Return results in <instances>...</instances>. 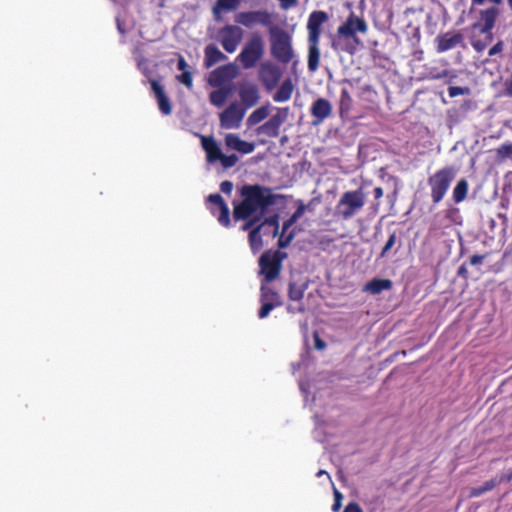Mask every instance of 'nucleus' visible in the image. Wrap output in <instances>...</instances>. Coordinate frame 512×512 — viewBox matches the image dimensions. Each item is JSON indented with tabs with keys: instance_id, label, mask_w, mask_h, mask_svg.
Wrapping results in <instances>:
<instances>
[{
	"instance_id": "37",
	"label": "nucleus",
	"mask_w": 512,
	"mask_h": 512,
	"mask_svg": "<svg viewBox=\"0 0 512 512\" xmlns=\"http://www.w3.org/2000/svg\"><path fill=\"white\" fill-rule=\"evenodd\" d=\"M256 133L258 135H265L268 137H277L279 135V132L275 130L273 125H271L268 121L258 126L256 129Z\"/></svg>"
},
{
	"instance_id": "36",
	"label": "nucleus",
	"mask_w": 512,
	"mask_h": 512,
	"mask_svg": "<svg viewBox=\"0 0 512 512\" xmlns=\"http://www.w3.org/2000/svg\"><path fill=\"white\" fill-rule=\"evenodd\" d=\"M352 104V98L347 89H342L340 94V112H348Z\"/></svg>"
},
{
	"instance_id": "47",
	"label": "nucleus",
	"mask_w": 512,
	"mask_h": 512,
	"mask_svg": "<svg viewBox=\"0 0 512 512\" xmlns=\"http://www.w3.org/2000/svg\"><path fill=\"white\" fill-rule=\"evenodd\" d=\"M283 10H289L297 4V0H278Z\"/></svg>"
},
{
	"instance_id": "25",
	"label": "nucleus",
	"mask_w": 512,
	"mask_h": 512,
	"mask_svg": "<svg viewBox=\"0 0 512 512\" xmlns=\"http://www.w3.org/2000/svg\"><path fill=\"white\" fill-rule=\"evenodd\" d=\"M274 107L270 103H266L250 113L246 119L248 128L254 127L265 120L271 113Z\"/></svg>"
},
{
	"instance_id": "41",
	"label": "nucleus",
	"mask_w": 512,
	"mask_h": 512,
	"mask_svg": "<svg viewBox=\"0 0 512 512\" xmlns=\"http://www.w3.org/2000/svg\"><path fill=\"white\" fill-rule=\"evenodd\" d=\"M497 154L499 157H502V158L511 156L512 155V144L507 143V144L501 145L497 149Z\"/></svg>"
},
{
	"instance_id": "13",
	"label": "nucleus",
	"mask_w": 512,
	"mask_h": 512,
	"mask_svg": "<svg viewBox=\"0 0 512 512\" xmlns=\"http://www.w3.org/2000/svg\"><path fill=\"white\" fill-rule=\"evenodd\" d=\"M500 5H491L479 11V21L471 26V30L479 33H492L495 23L500 15Z\"/></svg>"
},
{
	"instance_id": "1",
	"label": "nucleus",
	"mask_w": 512,
	"mask_h": 512,
	"mask_svg": "<svg viewBox=\"0 0 512 512\" xmlns=\"http://www.w3.org/2000/svg\"><path fill=\"white\" fill-rule=\"evenodd\" d=\"M241 195L243 200L234 206L233 215L236 220L246 221L242 230H250L249 244L253 253H257L267 241L256 224L264 218L268 207L274 204V195L259 185L243 186Z\"/></svg>"
},
{
	"instance_id": "34",
	"label": "nucleus",
	"mask_w": 512,
	"mask_h": 512,
	"mask_svg": "<svg viewBox=\"0 0 512 512\" xmlns=\"http://www.w3.org/2000/svg\"><path fill=\"white\" fill-rule=\"evenodd\" d=\"M469 184L466 179H460L453 189V200L460 203L465 200L468 193Z\"/></svg>"
},
{
	"instance_id": "27",
	"label": "nucleus",
	"mask_w": 512,
	"mask_h": 512,
	"mask_svg": "<svg viewBox=\"0 0 512 512\" xmlns=\"http://www.w3.org/2000/svg\"><path fill=\"white\" fill-rule=\"evenodd\" d=\"M493 40L492 33H479V31H473L470 36V42L472 47L478 51H483Z\"/></svg>"
},
{
	"instance_id": "45",
	"label": "nucleus",
	"mask_w": 512,
	"mask_h": 512,
	"mask_svg": "<svg viewBox=\"0 0 512 512\" xmlns=\"http://www.w3.org/2000/svg\"><path fill=\"white\" fill-rule=\"evenodd\" d=\"M473 6H483L486 3L491 5H502L503 0H471Z\"/></svg>"
},
{
	"instance_id": "2",
	"label": "nucleus",
	"mask_w": 512,
	"mask_h": 512,
	"mask_svg": "<svg viewBox=\"0 0 512 512\" xmlns=\"http://www.w3.org/2000/svg\"><path fill=\"white\" fill-rule=\"evenodd\" d=\"M368 26L366 22L354 14H351L347 20L338 27L337 36L333 40L332 46L335 50H342L353 53L359 44L356 32L366 33Z\"/></svg>"
},
{
	"instance_id": "5",
	"label": "nucleus",
	"mask_w": 512,
	"mask_h": 512,
	"mask_svg": "<svg viewBox=\"0 0 512 512\" xmlns=\"http://www.w3.org/2000/svg\"><path fill=\"white\" fill-rule=\"evenodd\" d=\"M456 174L457 169L448 166L438 170L428 179L434 203H439L444 198Z\"/></svg>"
},
{
	"instance_id": "6",
	"label": "nucleus",
	"mask_w": 512,
	"mask_h": 512,
	"mask_svg": "<svg viewBox=\"0 0 512 512\" xmlns=\"http://www.w3.org/2000/svg\"><path fill=\"white\" fill-rule=\"evenodd\" d=\"M201 144L206 152V159L208 163H215L219 161L223 168L233 167L238 162V157L235 154H223L219 144L212 137H201Z\"/></svg>"
},
{
	"instance_id": "14",
	"label": "nucleus",
	"mask_w": 512,
	"mask_h": 512,
	"mask_svg": "<svg viewBox=\"0 0 512 512\" xmlns=\"http://www.w3.org/2000/svg\"><path fill=\"white\" fill-rule=\"evenodd\" d=\"M208 209L217 216L218 222L228 227L230 225L229 208L220 194H210L207 198Z\"/></svg>"
},
{
	"instance_id": "4",
	"label": "nucleus",
	"mask_w": 512,
	"mask_h": 512,
	"mask_svg": "<svg viewBox=\"0 0 512 512\" xmlns=\"http://www.w3.org/2000/svg\"><path fill=\"white\" fill-rule=\"evenodd\" d=\"M364 205L365 195L361 190L347 191L340 197L335 207V214L348 220L360 212Z\"/></svg>"
},
{
	"instance_id": "50",
	"label": "nucleus",
	"mask_w": 512,
	"mask_h": 512,
	"mask_svg": "<svg viewBox=\"0 0 512 512\" xmlns=\"http://www.w3.org/2000/svg\"><path fill=\"white\" fill-rule=\"evenodd\" d=\"M177 68H178V70L183 71V72L187 71L186 70L187 62L185 61V59L182 56H179V58H178Z\"/></svg>"
},
{
	"instance_id": "21",
	"label": "nucleus",
	"mask_w": 512,
	"mask_h": 512,
	"mask_svg": "<svg viewBox=\"0 0 512 512\" xmlns=\"http://www.w3.org/2000/svg\"><path fill=\"white\" fill-rule=\"evenodd\" d=\"M227 148L238 151L242 154H250L254 151L253 143L242 140L237 134L227 133L224 137Z\"/></svg>"
},
{
	"instance_id": "23",
	"label": "nucleus",
	"mask_w": 512,
	"mask_h": 512,
	"mask_svg": "<svg viewBox=\"0 0 512 512\" xmlns=\"http://www.w3.org/2000/svg\"><path fill=\"white\" fill-rule=\"evenodd\" d=\"M258 225V228L262 236L268 242L270 239H274L279 232L278 217L272 216L266 219H262Z\"/></svg>"
},
{
	"instance_id": "35",
	"label": "nucleus",
	"mask_w": 512,
	"mask_h": 512,
	"mask_svg": "<svg viewBox=\"0 0 512 512\" xmlns=\"http://www.w3.org/2000/svg\"><path fill=\"white\" fill-rule=\"evenodd\" d=\"M305 289H306L305 285H299V284H296V283H290V285H289V292H288L289 298L292 301H299V300H301L302 297H303Z\"/></svg>"
},
{
	"instance_id": "10",
	"label": "nucleus",
	"mask_w": 512,
	"mask_h": 512,
	"mask_svg": "<svg viewBox=\"0 0 512 512\" xmlns=\"http://www.w3.org/2000/svg\"><path fill=\"white\" fill-rule=\"evenodd\" d=\"M235 22L247 28L255 25L270 26L272 15L267 10L242 11L235 15Z\"/></svg>"
},
{
	"instance_id": "48",
	"label": "nucleus",
	"mask_w": 512,
	"mask_h": 512,
	"mask_svg": "<svg viewBox=\"0 0 512 512\" xmlns=\"http://www.w3.org/2000/svg\"><path fill=\"white\" fill-rule=\"evenodd\" d=\"M503 49V44L502 42H498L497 44H495L492 48H490L489 50V56H494L498 53H500Z\"/></svg>"
},
{
	"instance_id": "54",
	"label": "nucleus",
	"mask_w": 512,
	"mask_h": 512,
	"mask_svg": "<svg viewBox=\"0 0 512 512\" xmlns=\"http://www.w3.org/2000/svg\"><path fill=\"white\" fill-rule=\"evenodd\" d=\"M268 122H269L271 125H273V127H274V129H275V130H277V131L279 132L280 127H281V125H280V124H278L276 121H274V119H272L271 117H270V119L268 120Z\"/></svg>"
},
{
	"instance_id": "28",
	"label": "nucleus",
	"mask_w": 512,
	"mask_h": 512,
	"mask_svg": "<svg viewBox=\"0 0 512 512\" xmlns=\"http://www.w3.org/2000/svg\"><path fill=\"white\" fill-rule=\"evenodd\" d=\"M294 91V84L291 79L284 80L273 95V100L277 103L287 102L291 99Z\"/></svg>"
},
{
	"instance_id": "39",
	"label": "nucleus",
	"mask_w": 512,
	"mask_h": 512,
	"mask_svg": "<svg viewBox=\"0 0 512 512\" xmlns=\"http://www.w3.org/2000/svg\"><path fill=\"white\" fill-rule=\"evenodd\" d=\"M273 110H276V113L274 115L271 116L272 119H274V121H276L278 124L282 125L288 115H289V108L288 107H283V108H278V107H274Z\"/></svg>"
},
{
	"instance_id": "30",
	"label": "nucleus",
	"mask_w": 512,
	"mask_h": 512,
	"mask_svg": "<svg viewBox=\"0 0 512 512\" xmlns=\"http://www.w3.org/2000/svg\"><path fill=\"white\" fill-rule=\"evenodd\" d=\"M204 64L207 68L212 67L216 63L225 60L227 57L215 45H208L205 48Z\"/></svg>"
},
{
	"instance_id": "16",
	"label": "nucleus",
	"mask_w": 512,
	"mask_h": 512,
	"mask_svg": "<svg viewBox=\"0 0 512 512\" xmlns=\"http://www.w3.org/2000/svg\"><path fill=\"white\" fill-rule=\"evenodd\" d=\"M306 206L304 204H300L296 211L292 214V216L283 223L282 232L279 236L278 245L281 248H284L289 245L291 240L294 237V232L289 231L290 227L300 219L305 213Z\"/></svg>"
},
{
	"instance_id": "40",
	"label": "nucleus",
	"mask_w": 512,
	"mask_h": 512,
	"mask_svg": "<svg viewBox=\"0 0 512 512\" xmlns=\"http://www.w3.org/2000/svg\"><path fill=\"white\" fill-rule=\"evenodd\" d=\"M396 239V234L392 233L381 251V257H386L389 254V251L396 243Z\"/></svg>"
},
{
	"instance_id": "42",
	"label": "nucleus",
	"mask_w": 512,
	"mask_h": 512,
	"mask_svg": "<svg viewBox=\"0 0 512 512\" xmlns=\"http://www.w3.org/2000/svg\"><path fill=\"white\" fill-rule=\"evenodd\" d=\"M177 79L188 88H191L193 85L192 75L189 71H184L181 75L177 76Z\"/></svg>"
},
{
	"instance_id": "9",
	"label": "nucleus",
	"mask_w": 512,
	"mask_h": 512,
	"mask_svg": "<svg viewBox=\"0 0 512 512\" xmlns=\"http://www.w3.org/2000/svg\"><path fill=\"white\" fill-rule=\"evenodd\" d=\"M243 30L237 25H226L217 33V40L228 53L236 51L243 38Z\"/></svg>"
},
{
	"instance_id": "22",
	"label": "nucleus",
	"mask_w": 512,
	"mask_h": 512,
	"mask_svg": "<svg viewBox=\"0 0 512 512\" xmlns=\"http://www.w3.org/2000/svg\"><path fill=\"white\" fill-rule=\"evenodd\" d=\"M437 51L442 53L455 48L463 42V36L460 33H445L436 38Z\"/></svg>"
},
{
	"instance_id": "57",
	"label": "nucleus",
	"mask_w": 512,
	"mask_h": 512,
	"mask_svg": "<svg viewBox=\"0 0 512 512\" xmlns=\"http://www.w3.org/2000/svg\"><path fill=\"white\" fill-rule=\"evenodd\" d=\"M446 75H448V71H445L442 75L436 76V78H441V77L446 76Z\"/></svg>"
},
{
	"instance_id": "44",
	"label": "nucleus",
	"mask_w": 512,
	"mask_h": 512,
	"mask_svg": "<svg viewBox=\"0 0 512 512\" xmlns=\"http://www.w3.org/2000/svg\"><path fill=\"white\" fill-rule=\"evenodd\" d=\"M342 499V494L337 489H334V504L332 506V510L334 512H337L340 509Z\"/></svg>"
},
{
	"instance_id": "33",
	"label": "nucleus",
	"mask_w": 512,
	"mask_h": 512,
	"mask_svg": "<svg viewBox=\"0 0 512 512\" xmlns=\"http://www.w3.org/2000/svg\"><path fill=\"white\" fill-rule=\"evenodd\" d=\"M216 88H217L216 90L212 91L209 94V101L215 107L220 108L225 104V102L228 98V95L230 93V90L223 88V87H216Z\"/></svg>"
},
{
	"instance_id": "59",
	"label": "nucleus",
	"mask_w": 512,
	"mask_h": 512,
	"mask_svg": "<svg viewBox=\"0 0 512 512\" xmlns=\"http://www.w3.org/2000/svg\"><path fill=\"white\" fill-rule=\"evenodd\" d=\"M462 273H465V268H464V267H461V268L459 269V274H462Z\"/></svg>"
},
{
	"instance_id": "43",
	"label": "nucleus",
	"mask_w": 512,
	"mask_h": 512,
	"mask_svg": "<svg viewBox=\"0 0 512 512\" xmlns=\"http://www.w3.org/2000/svg\"><path fill=\"white\" fill-rule=\"evenodd\" d=\"M468 88H463V87H458V86H451L449 87L448 89V94L450 97H457V96H460V95H464L466 93H468Z\"/></svg>"
},
{
	"instance_id": "7",
	"label": "nucleus",
	"mask_w": 512,
	"mask_h": 512,
	"mask_svg": "<svg viewBox=\"0 0 512 512\" xmlns=\"http://www.w3.org/2000/svg\"><path fill=\"white\" fill-rule=\"evenodd\" d=\"M264 53V42L259 35L252 36L244 45L242 51L237 56L245 69H250L262 58Z\"/></svg>"
},
{
	"instance_id": "17",
	"label": "nucleus",
	"mask_w": 512,
	"mask_h": 512,
	"mask_svg": "<svg viewBox=\"0 0 512 512\" xmlns=\"http://www.w3.org/2000/svg\"><path fill=\"white\" fill-rule=\"evenodd\" d=\"M281 77L279 69L271 63L262 64L259 69V79L267 91L276 87Z\"/></svg>"
},
{
	"instance_id": "18",
	"label": "nucleus",
	"mask_w": 512,
	"mask_h": 512,
	"mask_svg": "<svg viewBox=\"0 0 512 512\" xmlns=\"http://www.w3.org/2000/svg\"><path fill=\"white\" fill-rule=\"evenodd\" d=\"M328 20L324 11H313L307 21L308 39L320 40L322 25Z\"/></svg>"
},
{
	"instance_id": "58",
	"label": "nucleus",
	"mask_w": 512,
	"mask_h": 512,
	"mask_svg": "<svg viewBox=\"0 0 512 512\" xmlns=\"http://www.w3.org/2000/svg\"><path fill=\"white\" fill-rule=\"evenodd\" d=\"M118 30H119V32L123 33L122 26H121V24L119 22H118Z\"/></svg>"
},
{
	"instance_id": "52",
	"label": "nucleus",
	"mask_w": 512,
	"mask_h": 512,
	"mask_svg": "<svg viewBox=\"0 0 512 512\" xmlns=\"http://www.w3.org/2000/svg\"><path fill=\"white\" fill-rule=\"evenodd\" d=\"M383 196V189L381 187H376L374 189V197L375 199H379Z\"/></svg>"
},
{
	"instance_id": "38",
	"label": "nucleus",
	"mask_w": 512,
	"mask_h": 512,
	"mask_svg": "<svg viewBox=\"0 0 512 512\" xmlns=\"http://www.w3.org/2000/svg\"><path fill=\"white\" fill-rule=\"evenodd\" d=\"M136 61L137 66L139 70L142 72V74L146 77H150L152 74L151 63L139 55L136 56Z\"/></svg>"
},
{
	"instance_id": "12",
	"label": "nucleus",
	"mask_w": 512,
	"mask_h": 512,
	"mask_svg": "<svg viewBox=\"0 0 512 512\" xmlns=\"http://www.w3.org/2000/svg\"><path fill=\"white\" fill-rule=\"evenodd\" d=\"M238 96L240 101H238L246 110L256 106L260 99V88L259 86L251 81H242L238 84L237 87Z\"/></svg>"
},
{
	"instance_id": "20",
	"label": "nucleus",
	"mask_w": 512,
	"mask_h": 512,
	"mask_svg": "<svg viewBox=\"0 0 512 512\" xmlns=\"http://www.w3.org/2000/svg\"><path fill=\"white\" fill-rule=\"evenodd\" d=\"M261 274L265 276L266 281H272L280 272V263L274 256L268 253L263 254L259 260Z\"/></svg>"
},
{
	"instance_id": "31",
	"label": "nucleus",
	"mask_w": 512,
	"mask_h": 512,
	"mask_svg": "<svg viewBox=\"0 0 512 512\" xmlns=\"http://www.w3.org/2000/svg\"><path fill=\"white\" fill-rule=\"evenodd\" d=\"M391 286L392 282L388 279H373L364 286L363 291L376 295L390 289Z\"/></svg>"
},
{
	"instance_id": "29",
	"label": "nucleus",
	"mask_w": 512,
	"mask_h": 512,
	"mask_svg": "<svg viewBox=\"0 0 512 512\" xmlns=\"http://www.w3.org/2000/svg\"><path fill=\"white\" fill-rule=\"evenodd\" d=\"M512 478V474L508 476H501L499 479L494 478L486 481L482 486L472 488L470 490L469 496L470 497H478L482 495L483 493L492 490L498 483L502 481H510Z\"/></svg>"
},
{
	"instance_id": "51",
	"label": "nucleus",
	"mask_w": 512,
	"mask_h": 512,
	"mask_svg": "<svg viewBox=\"0 0 512 512\" xmlns=\"http://www.w3.org/2000/svg\"><path fill=\"white\" fill-rule=\"evenodd\" d=\"M483 259H484V256H482V255H474L471 257L470 263H471V265H478V264L482 263Z\"/></svg>"
},
{
	"instance_id": "19",
	"label": "nucleus",
	"mask_w": 512,
	"mask_h": 512,
	"mask_svg": "<svg viewBox=\"0 0 512 512\" xmlns=\"http://www.w3.org/2000/svg\"><path fill=\"white\" fill-rule=\"evenodd\" d=\"M332 110V104L327 99H316L310 107V113L314 118L313 125L321 124L332 114Z\"/></svg>"
},
{
	"instance_id": "46",
	"label": "nucleus",
	"mask_w": 512,
	"mask_h": 512,
	"mask_svg": "<svg viewBox=\"0 0 512 512\" xmlns=\"http://www.w3.org/2000/svg\"><path fill=\"white\" fill-rule=\"evenodd\" d=\"M220 190L221 192L225 193V194H230L233 190V183L231 181H223L221 184H220Z\"/></svg>"
},
{
	"instance_id": "26",
	"label": "nucleus",
	"mask_w": 512,
	"mask_h": 512,
	"mask_svg": "<svg viewBox=\"0 0 512 512\" xmlns=\"http://www.w3.org/2000/svg\"><path fill=\"white\" fill-rule=\"evenodd\" d=\"M151 89L157 99L159 109L165 115L171 113V105L168 97L165 95L162 86L155 80H151Z\"/></svg>"
},
{
	"instance_id": "3",
	"label": "nucleus",
	"mask_w": 512,
	"mask_h": 512,
	"mask_svg": "<svg viewBox=\"0 0 512 512\" xmlns=\"http://www.w3.org/2000/svg\"><path fill=\"white\" fill-rule=\"evenodd\" d=\"M269 35L272 56L277 61L284 64L291 62L295 57L292 46V35L275 26L270 28Z\"/></svg>"
},
{
	"instance_id": "56",
	"label": "nucleus",
	"mask_w": 512,
	"mask_h": 512,
	"mask_svg": "<svg viewBox=\"0 0 512 512\" xmlns=\"http://www.w3.org/2000/svg\"><path fill=\"white\" fill-rule=\"evenodd\" d=\"M323 475H325L327 477L328 480H330V476L329 474L325 471V470H320L318 473H317V477L320 478L322 477Z\"/></svg>"
},
{
	"instance_id": "49",
	"label": "nucleus",
	"mask_w": 512,
	"mask_h": 512,
	"mask_svg": "<svg viewBox=\"0 0 512 512\" xmlns=\"http://www.w3.org/2000/svg\"><path fill=\"white\" fill-rule=\"evenodd\" d=\"M343 512H362L360 507L356 503H350L347 505Z\"/></svg>"
},
{
	"instance_id": "53",
	"label": "nucleus",
	"mask_w": 512,
	"mask_h": 512,
	"mask_svg": "<svg viewBox=\"0 0 512 512\" xmlns=\"http://www.w3.org/2000/svg\"><path fill=\"white\" fill-rule=\"evenodd\" d=\"M315 346H316L317 349L321 350V349H323L325 347V343L322 340H320L318 337H316V339H315Z\"/></svg>"
},
{
	"instance_id": "24",
	"label": "nucleus",
	"mask_w": 512,
	"mask_h": 512,
	"mask_svg": "<svg viewBox=\"0 0 512 512\" xmlns=\"http://www.w3.org/2000/svg\"><path fill=\"white\" fill-rule=\"evenodd\" d=\"M320 40L308 39V70L312 73L316 72L319 68L320 62Z\"/></svg>"
},
{
	"instance_id": "32",
	"label": "nucleus",
	"mask_w": 512,
	"mask_h": 512,
	"mask_svg": "<svg viewBox=\"0 0 512 512\" xmlns=\"http://www.w3.org/2000/svg\"><path fill=\"white\" fill-rule=\"evenodd\" d=\"M242 0H217L215 6L213 7V14L216 19H219V14L221 12H230L236 10Z\"/></svg>"
},
{
	"instance_id": "8",
	"label": "nucleus",
	"mask_w": 512,
	"mask_h": 512,
	"mask_svg": "<svg viewBox=\"0 0 512 512\" xmlns=\"http://www.w3.org/2000/svg\"><path fill=\"white\" fill-rule=\"evenodd\" d=\"M247 110L238 101L231 102L222 112L219 113V125L222 129H239Z\"/></svg>"
},
{
	"instance_id": "55",
	"label": "nucleus",
	"mask_w": 512,
	"mask_h": 512,
	"mask_svg": "<svg viewBox=\"0 0 512 512\" xmlns=\"http://www.w3.org/2000/svg\"><path fill=\"white\" fill-rule=\"evenodd\" d=\"M507 89H508V93L512 96V74H511V77L507 80Z\"/></svg>"
},
{
	"instance_id": "15",
	"label": "nucleus",
	"mask_w": 512,
	"mask_h": 512,
	"mask_svg": "<svg viewBox=\"0 0 512 512\" xmlns=\"http://www.w3.org/2000/svg\"><path fill=\"white\" fill-rule=\"evenodd\" d=\"M260 301L262 304L258 312V316L260 319L266 318L272 309L282 305L280 296L266 284L261 285Z\"/></svg>"
},
{
	"instance_id": "11",
	"label": "nucleus",
	"mask_w": 512,
	"mask_h": 512,
	"mask_svg": "<svg viewBox=\"0 0 512 512\" xmlns=\"http://www.w3.org/2000/svg\"><path fill=\"white\" fill-rule=\"evenodd\" d=\"M240 73L235 63H228L214 69L208 76V83L212 87H222L235 79Z\"/></svg>"
},
{
	"instance_id": "60",
	"label": "nucleus",
	"mask_w": 512,
	"mask_h": 512,
	"mask_svg": "<svg viewBox=\"0 0 512 512\" xmlns=\"http://www.w3.org/2000/svg\"><path fill=\"white\" fill-rule=\"evenodd\" d=\"M509 7L512 9V0H508Z\"/></svg>"
}]
</instances>
